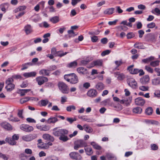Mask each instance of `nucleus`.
Instances as JSON below:
<instances>
[{
    "instance_id": "1",
    "label": "nucleus",
    "mask_w": 160,
    "mask_h": 160,
    "mask_svg": "<svg viewBox=\"0 0 160 160\" xmlns=\"http://www.w3.org/2000/svg\"><path fill=\"white\" fill-rule=\"evenodd\" d=\"M64 78L67 82L72 84H76L79 82L78 77L74 73L65 74Z\"/></svg>"
},
{
    "instance_id": "2",
    "label": "nucleus",
    "mask_w": 160,
    "mask_h": 160,
    "mask_svg": "<svg viewBox=\"0 0 160 160\" xmlns=\"http://www.w3.org/2000/svg\"><path fill=\"white\" fill-rule=\"evenodd\" d=\"M52 131L53 134L57 137H61L63 134H67L68 132V131L65 129H61L58 130V128H54Z\"/></svg>"
},
{
    "instance_id": "3",
    "label": "nucleus",
    "mask_w": 160,
    "mask_h": 160,
    "mask_svg": "<svg viewBox=\"0 0 160 160\" xmlns=\"http://www.w3.org/2000/svg\"><path fill=\"white\" fill-rule=\"evenodd\" d=\"M59 90L63 94H68L69 92V88L68 86L62 82H59L58 84Z\"/></svg>"
},
{
    "instance_id": "4",
    "label": "nucleus",
    "mask_w": 160,
    "mask_h": 160,
    "mask_svg": "<svg viewBox=\"0 0 160 160\" xmlns=\"http://www.w3.org/2000/svg\"><path fill=\"white\" fill-rule=\"evenodd\" d=\"M127 81L128 85L133 89H136L138 88L137 83L133 78H127Z\"/></svg>"
},
{
    "instance_id": "5",
    "label": "nucleus",
    "mask_w": 160,
    "mask_h": 160,
    "mask_svg": "<svg viewBox=\"0 0 160 160\" xmlns=\"http://www.w3.org/2000/svg\"><path fill=\"white\" fill-rule=\"evenodd\" d=\"M87 146L86 142L82 140H79L76 142L74 146L75 150H78L79 148L83 147H86Z\"/></svg>"
},
{
    "instance_id": "6",
    "label": "nucleus",
    "mask_w": 160,
    "mask_h": 160,
    "mask_svg": "<svg viewBox=\"0 0 160 160\" xmlns=\"http://www.w3.org/2000/svg\"><path fill=\"white\" fill-rule=\"evenodd\" d=\"M37 137V135L36 134H29L24 135L22 137V138L25 141L29 142L35 139Z\"/></svg>"
},
{
    "instance_id": "7",
    "label": "nucleus",
    "mask_w": 160,
    "mask_h": 160,
    "mask_svg": "<svg viewBox=\"0 0 160 160\" xmlns=\"http://www.w3.org/2000/svg\"><path fill=\"white\" fill-rule=\"evenodd\" d=\"M20 128L21 130L27 132H30L34 130L32 127L27 124H22L20 126Z\"/></svg>"
},
{
    "instance_id": "8",
    "label": "nucleus",
    "mask_w": 160,
    "mask_h": 160,
    "mask_svg": "<svg viewBox=\"0 0 160 160\" xmlns=\"http://www.w3.org/2000/svg\"><path fill=\"white\" fill-rule=\"evenodd\" d=\"M145 39L146 41L149 42H155L156 38L154 34L150 33L145 36Z\"/></svg>"
},
{
    "instance_id": "9",
    "label": "nucleus",
    "mask_w": 160,
    "mask_h": 160,
    "mask_svg": "<svg viewBox=\"0 0 160 160\" xmlns=\"http://www.w3.org/2000/svg\"><path fill=\"white\" fill-rule=\"evenodd\" d=\"M70 158L73 159L81 160L82 157L78 153L76 152H72L69 154Z\"/></svg>"
},
{
    "instance_id": "10",
    "label": "nucleus",
    "mask_w": 160,
    "mask_h": 160,
    "mask_svg": "<svg viewBox=\"0 0 160 160\" xmlns=\"http://www.w3.org/2000/svg\"><path fill=\"white\" fill-rule=\"evenodd\" d=\"M38 84L39 85H41L43 84L45 82H47L48 81V78L46 77L39 76L37 77L36 78Z\"/></svg>"
},
{
    "instance_id": "11",
    "label": "nucleus",
    "mask_w": 160,
    "mask_h": 160,
    "mask_svg": "<svg viewBox=\"0 0 160 160\" xmlns=\"http://www.w3.org/2000/svg\"><path fill=\"white\" fill-rule=\"evenodd\" d=\"M98 92L97 90L94 89H91L87 93V95L88 97L93 98L97 96Z\"/></svg>"
},
{
    "instance_id": "12",
    "label": "nucleus",
    "mask_w": 160,
    "mask_h": 160,
    "mask_svg": "<svg viewBox=\"0 0 160 160\" xmlns=\"http://www.w3.org/2000/svg\"><path fill=\"white\" fill-rule=\"evenodd\" d=\"M145 102L144 99L141 97H138L135 100V104L137 105L142 106Z\"/></svg>"
},
{
    "instance_id": "13",
    "label": "nucleus",
    "mask_w": 160,
    "mask_h": 160,
    "mask_svg": "<svg viewBox=\"0 0 160 160\" xmlns=\"http://www.w3.org/2000/svg\"><path fill=\"white\" fill-rule=\"evenodd\" d=\"M1 126L4 129L9 131L12 129L11 125L9 123L6 122H3L1 123Z\"/></svg>"
},
{
    "instance_id": "14",
    "label": "nucleus",
    "mask_w": 160,
    "mask_h": 160,
    "mask_svg": "<svg viewBox=\"0 0 160 160\" xmlns=\"http://www.w3.org/2000/svg\"><path fill=\"white\" fill-rule=\"evenodd\" d=\"M133 67L134 65H133L129 66L127 68V70L130 73L132 74H135L138 73V69L133 68Z\"/></svg>"
},
{
    "instance_id": "15",
    "label": "nucleus",
    "mask_w": 160,
    "mask_h": 160,
    "mask_svg": "<svg viewBox=\"0 0 160 160\" xmlns=\"http://www.w3.org/2000/svg\"><path fill=\"white\" fill-rule=\"evenodd\" d=\"M115 76L118 80L122 81L125 78V75L123 73H121L119 72H117L114 73Z\"/></svg>"
},
{
    "instance_id": "16",
    "label": "nucleus",
    "mask_w": 160,
    "mask_h": 160,
    "mask_svg": "<svg viewBox=\"0 0 160 160\" xmlns=\"http://www.w3.org/2000/svg\"><path fill=\"white\" fill-rule=\"evenodd\" d=\"M42 137L44 139L51 142H53L54 140L53 136L47 133L43 134L42 136Z\"/></svg>"
},
{
    "instance_id": "17",
    "label": "nucleus",
    "mask_w": 160,
    "mask_h": 160,
    "mask_svg": "<svg viewBox=\"0 0 160 160\" xmlns=\"http://www.w3.org/2000/svg\"><path fill=\"white\" fill-rule=\"evenodd\" d=\"M150 80L149 76L148 75H146L141 78L140 81L143 84H145L148 83Z\"/></svg>"
},
{
    "instance_id": "18",
    "label": "nucleus",
    "mask_w": 160,
    "mask_h": 160,
    "mask_svg": "<svg viewBox=\"0 0 160 160\" xmlns=\"http://www.w3.org/2000/svg\"><path fill=\"white\" fill-rule=\"evenodd\" d=\"M24 29L27 34H29L33 32L32 28L31 25L29 24H27L25 26Z\"/></svg>"
},
{
    "instance_id": "19",
    "label": "nucleus",
    "mask_w": 160,
    "mask_h": 160,
    "mask_svg": "<svg viewBox=\"0 0 160 160\" xmlns=\"http://www.w3.org/2000/svg\"><path fill=\"white\" fill-rule=\"evenodd\" d=\"M58 119L55 117H51L47 121V123L48 124H54L58 121Z\"/></svg>"
},
{
    "instance_id": "20",
    "label": "nucleus",
    "mask_w": 160,
    "mask_h": 160,
    "mask_svg": "<svg viewBox=\"0 0 160 160\" xmlns=\"http://www.w3.org/2000/svg\"><path fill=\"white\" fill-rule=\"evenodd\" d=\"M36 72H25L23 73V75L26 78H28L31 77H34L36 76Z\"/></svg>"
},
{
    "instance_id": "21",
    "label": "nucleus",
    "mask_w": 160,
    "mask_h": 160,
    "mask_svg": "<svg viewBox=\"0 0 160 160\" xmlns=\"http://www.w3.org/2000/svg\"><path fill=\"white\" fill-rule=\"evenodd\" d=\"M114 10L115 9L113 8H108L104 11L103 13L105 14L111 15L114 13Z\"/></svg>"
},
{
    "instance_id": "22",
    "label": "nucleus",
    "mask_w": 160,
    "mask_h": 160,
    "mask_svg": "<svg viewBox=\"0 0 160 160\" xmlns=\"http://www.w3.org/2000/svg\"><path fill=\"white\" fill-rule=\"evenodd\" d=\"M95 88L98 90L101 91L104 89V85L102 82H99L96 85Z\"/></svg>"
},
{
    "instance_id": "23",
    "label": "nucleus",
    "mask_w": 160,
    "mask_h": 160,
    "mask_svg": "<svg viewBox=\"0 0 160 160\" xmlns=\"http://www.w3.org/2000/svg\"><path fill=\"white\" fill-rule=\"evenodd\" d=\"M102 103L104 106L108 105L110 106H112L113 104V102H111L109 98H108L104 100L102 102Z\"/></svg>"
},
{
    "instance_id": "24",
    "label": "nucleus",
    "mask_w": 160,
    "mask_h": 160,
    "mask_svg": "<svg viewBox=\"0 0 160 160\" xmlns=\"http://www.w3.org/2000/svg\"><path fill=\"white\" fill-rule=\"evenodd\" d=\"M152 84L153 85H158L160 84V78L158 77L152 79Z\"/></svg>"
},
{
    "instance_id": "25",
    "label": "nucleus",
    "mask_w": 160,
    "mask_h": 160,
    "mask_svg": "<svg viewBox=\"0 0 160 160\" xmlns=\"http://www.w3.org/2000/svg\"><path fill=\"white\" fill-rule=\"evenodd\" d=\"M84 130L87 132L91 133L93 131L92 128L87 125H84L83 126Z\"/></svg>"
},
{
    "instance_id": "26",
    "label": "nucleus",
    "mask_w": 160,
    "mask_h": 160,
    "mask_svg": "<svg viewBox=\"0 0 160 160\" xmlns=\"http://www.w3.org/2000/svg\"><path fill=\"white\" fill-rule=\"evenodd\" d=\"M106 157L108 160H117V158L114 155L111 153H107Z\"/></svg>"
},
{
    "instance_id": "27",
    "label": "nucleus",
    "mask_w": 160,
    "mask_h": 160,
    "mask_svg": "<svg viewBox=\"0 0 160 160\" xmlns=\"http://www.w3.org/2000/svg\"><path fill=\"white\" fill-rule=\"evenodd\" d=\"M33 65V64L31 62H28L23 64L22 65V67L21 68V70H24L27 69L28 68V67L29 66H32Z\"/></svg>"
},
{
    "instance_id": "28",
    "label": "nucleus",
    "mask_w": 160,
    "mask_h": 160,
    "mask_svg": "<svg viewBox=\"0 0 160 160\" xmlns=\"http://www.w3.org/2000/svg\"><path fill=\"white\" fill-rule=\"evenodd\" d=\"M49 71L45 69H42L39 72V74L40 75L44 76H49Z\"/></svg>"
},
{
    "instance_id": "29",
    "label": "nucleus",
    "mask_w": 160,
    "mask_h": 160,
    "mask_svg": "<svg viewBox=\"0 0 160 160\" xmlns=\"http://www.w3.org/2000/svg\"><path fill=\"white\" fill-rule=\"evenodd\" d=\"M113 107L115 108V110L117 111L121 110L123 109V107L122 105L118 103L117 105H114L113 103L112 106Z\"/></svg>"
},
{
    "instance_id": "30",
    "label": "nucleus",
    "mask_w": 160,
    "mask_h": 160,
    "mask_svg": "<svg viewBox=\"0 0 160 160\" xmlns=\"http://www.w3.org/2000/svg\"><path fill=\"white\" fill-rule=\"evenodd\" d=\"M77 72L80 74H84L86 73V69L83 67H80L77 69Z\"/></svg>"
},
{
    "instance_id": "31",
    "label": "nucleus",
    "mask_w": 160,
    "mask_h": 160,
    "mask_svg": "<svg viewBox=\"0 0 160 160\" xmlns=\"http://www.w3.org/2000/svg\"><path fill=\"white\" fill-rule=\"evenodd\" d=\"M90 144L93 147L96 149L100 150L102 149L101 147L94 142H91Z\"/></svg>"
},
{
    "instance_id": "32",
    "label": "nucleus",
    "mask_w": 160,
    "mask_h": 160,
    "mask_svg": "<svg viewBox=\"0 0 160 160\" xmlns=\"http://www.w3.org/2000/svg\"><path fill=\"white\" fill-rule=\"evenodd\" d=\"M84 150L86 152V154L87 155H91L93 153L92 148L90 147H85L84 148Z\"/></svg>"
},
{
    "instance_id": "33",
    "label": "nucleus",
    "mask_w": 160,
    "mask_h": 160,
    "mask_svg": "<svg viewBox=\"0 0 160 160\" xmlns=\"http://www.w3.org/2000/svg\"><path fill=\"white\" fill-rule=\"evenodd\" d=\"M77 62L75 61L69 63L67 65V67L69 68H74L77 66Z\"/></svg>"
},
{
    "instance_id": "34",
    "label": "nucleus",
    "mask_w": 160,
    "mask_h": 160,
    "mask_svg": "<svg viewBox=\"0 0 160 160\" xmlns=\"http://www.w3.org/2000/svg\"><path fill=\"white\" fill-rule=\"evenodd\" d=\"M39 102L41 103V106L45 107L49 103V101L47 99L41 100Z\"/></svg>"
},
{
    "instance_id": "35",
    "label": "nucleus",
    "mask_w": 160,
    "mask_h": 160,
    "mask_svg": "<svg viewBox=\"0 0 160 160\" xmlns=\"http://www.w3.org/2000/svg\"><path fill=\"white\" fill-rule=\"evenodd\" d=\"M153 112V109L152 107H149L145 110L146 114L148 115H151L152 114Z\"/></svg>"
},
{
    "instance_id": "36",
    "label": "nucleus",
    "mask_w": 160,
    "mask_h": 160,
    "mask_svg": "<svg viewBox=\"0 0 160 160\" xmlns=\"http://www.w3.org/2000/svg\"><path fill=\"white\" fill-rule=\"evenodd\" d=\"M6 141L11 145H14L16 143V142L12 138H7L6 139Z\"/></svg>"
},
{
    "instance_id": "37",
    "label": "nucleus",
    "mask_w": 160,
    "mask_h": 160,
    "mask_svg": "<svg viewBox=\"0 0 160 160\" xmlns=\"http://www.w3.org/2000/svg\"><path fill=\"white\" fill-rule=\"evenodd\" d=\"M142 112V109L139 107H136L133 109V112L136 113L140 114Z\"/></svg>"
},
{
    "instance_id": "38",
    "label": "nucleus",
    "mask_w": 160,
    "mask_h": 160,
    "mask_svg": "<svg viewBox=\"0 0 160 160\" xmlns=\"http://www.w3.org/2000/svg\"><path fill=\"white\" fill-rule=\"evenodd\" d=\"M15 85L13 84H10L7 85L5 87V88L7 91H11L14 88Z\"/></svg>"
},
{
    "instance_id": "39",
    "label": "nucleus",
    "mask_w": 160,
    "mask_h": 160,
    "mask_svg": "<svg viewBox=\"0 0 160 160\" xmlns=\"http://www.w3.org/2000/svg\"><path fill=\"white\" fill-rule=\"evenodd\" d=\"M50 21L53 23H56L59 21V17L58 16L50 18Z\"/></svg>"
},
{
    "instance_id": "40",
    "label": "nucleus",
    "mask_w": 160,
    "mask_h": 160,
    "mask_svg": "<svg viewBox=\"0 0 160 160\" xmlns=\"http://www.w3.org/2000/svg\"><path fill=\"white\" fill-rule=\"evenodd\" d=\"M134 46L135 48L141 49L143 48V45L141 43L137 42L134 44Z\"/></svg>"
},
{
    "instance_id": "41",
    "label": "nucleus",
    "mask_w": 160,
    "mask_h": 160,
    "mask_svg": "<svg viewBox=\"0 0 160 160\" xmlns=\"http://www.w3.org/2000/svg\"><path fill=\"white\" fill-rule=\"evenodd\" d=\"M76 108L75 106L73 105L69 106L67 107L66 110L68 112H70L72 110H75Z\"/></svg>"
},
{
    "instance_id": "42",
    "label": "nucleus",
    "mask_w": 160,
    "mask_h": 160,
    "mask_svg": "<svg viewBox=\"0 0 160 160\" xmlns=\"http://www.w3.org/2000/svg\"><path fill=\"white\" fill-rule=\"evenodd\" d=\"M8 119L10 121L12 122H18L20 121L19 119L17 117H14L12 115H11L8 118Z\"/></svg>"
},
{
    "instance_id": "43",
    "label": "nucleus",
    "mask_w": 160,
    "mask_h": 160,
    "mask_svg": "<svg viewBox=\"0 0 160 160\" xmlns=\"http://www.w3.org/2000/svg\"><path fill=\"white\" fill-rule=\"evenodd\" d=\"M38 146L39 148L42 149H47L48 148L47 146V144L43 142H42V143H41V144L38 145Z\"/></svg>"
},
{
    "instance_id": "44",
    "label": "nucleus",
    "mask_w": 160,
    "mask_h": 160,
    "mask_svg": "<svg viewBox=\"0 0 160 160\" xmlns=\"http://www.w3.org/2000/svg\"><path fill=\"white\" fill-rule=\"evenodd\" d=\"M159 63V60H156L154 61H152L150 63V65L152 67H155L158 66Z\"/></svg>"
},
{
    "instance_id": "45",
    "label": "nucleus",
    "mask_w": 160,
    "mask_h": 160,
    "mask_svg": "<svg viewBox=\"0 0 160 160\" xmlns=\"http://www.w3.org/2000/svg\"><path fill=\"white\" fill-rule=\"evenodd\" d=\"M78 118L79 119H80L84 121L88 122H90L91 121V119L90 118H87L86 116H79Z\"/></svg>"
},
{
    "instance_id": "46",
    "label": "nucleus",
    "mask_w": 160,
    "mask_h": 160,
    "mask_svg": "<svg viewBox=\"0 0 160 160\" xmlns=\"http://www.w3.org/2000/svg\"><path fill=\"white\" fill-rule=\"evenodd\" d=\"M95 66H101L102 64V61L101 60H98L94 61Z\"/></svg>"
},
{
    "instance_id": "47",
    "label": "nucleus",
    "mask_w": 160,
    "mask_h": 160,
    "mask_svg": "<svg viewBox=\"0 0 160 160\" xmlns=\"http://www.w3.org/2000/svg\"><path fill=\"white\" fill-rule=\"evenodd\" d=\"M8 3H4L1 4L0 5V8H1V9L2 11L4 12H6V8L5 6H8Z\"/></svg>"
},
{
    "instance_id": "48",
    "label": "nucleus",
    "mask_w": 160,
    "mask_h": 160,
    "mask_svg": "<svg viewBox=\"0 0 160 160\" xmlns=\"http://www.w3.org/2000/svg\"><path fill=\"white\" fill-rule=\"evenodd\" d=\"M31 98L29 97H25V98H22L20 99V102L21 103L23 104L30 100Z\"/></svg>"
},
{
    "instance_id": "49",
    "label": "nucleus",
    "mask_w": 160,
    "mask_h": 160,
    "mask_svg": "<svg viewBox=\"0 0 160 160\" xmlns=\"http://www.w3.org/2000/svg\"><path fill=\"white\" fill-rule=\"evenodd\" d=\"M65 134H63L60 137L59 139L63 142H66L68 140V138L67 136H65Z\"/></svg>"
},
{
    "instance_id": "50",
    "label": "nucleus",
    "mask_w": 160,
    "mask_h": 160,
    "mask_svg": "<svg viewBox=\"0 0 160 160\" xmlns=\"http://www.w3.org/2000/svg\"><path fill=\"white\" fill-rule=\"evenodd\" d=\"M30 91V89H21L20 91V95L22 96H23L25 95V93L29 92Z\"/></svg>"
},
{
    "instance_id": "51",
    "label": "nucleus",
    "mask_w": 160,
    "mask_h": 160,
    "mask_svg": "<svg viewBox=\"0 0 160 160\" xmlns=\"http://www.w3.org/2000/svg\"><path fill=\"white\" fill-rule=\"evenodd\" d=\"M13 82V79L12 78H8L6 81L5 83L7 85L10 84H13L12 82Z\"/></svg>"
},
{
    "instance_id": "52",
    "label": "nucleus",
    "mask_w": 160,
    "mask_h": 160,
    "mask_svg": "<svg viewBox=\"0 0 160 160\" xmlns=\"http://www.w3.org/2000/svg\"><path fill=\"white\" fill-rule=\"evenodd\" d=\"M50 128V127L47 125H42V131H46L49 130Z\"/></svg>"
},
{
    "instance_id": "53",
    "label": "nucleus",
    "mask_w": 160,
    "mask_h": 160,
    "mask_svg": "<svg viewBox=\"0 0 160 160\" xmlns=\"http://www.w3.org/2000/svg\"><path fill=\"white\" fill-rule=\"evenodd\" d=\"M145 69L148 72L152 73H153V70L152 68H151L150 66H146L145 67Z\"/></svg>"
},
{
    "instance_id": "54",
    "label": "nucleus",
    "mask_w": 160,
    "mask_h": 160,
    "mask_svg": "<svg viewBox=\"0 0 160 160\" xmlns=\"http://www.w3.org/2000/svg\"><path fill=\"white\" fill-rule=\"evenodd\" d=\"M66 120L69 122L70 124H72L73 122L77 120V119L76 118H66Z\"/></svg>"
},
{
    "instance_id": "55",
    "label": "nucleus",
    "mask_w": 160,
    "mask_h": 160,
    "mask_svg": "<svg viewBox=\"0 0 160 160\" xmlns=\"http://www.w3.org/2000/svg\"><path fill=\"white\" fill-rule=\"evenodd\" d=\"M127 38L128 39H131L135 37V34L133 32H129L127 35Z\"/></svg>"
},
{
    "instance_id": "56",
    "label": "nucleus",
    "mask_w": 160,
    "mask_h": 160,
    "mask_svg": "<svg viewBox=\"0 0 160 160\" xmlns=\"http://www.w3.org/2000/svg\"><path fill=\"white\" fill-rule=\"evenodd\" d=\"M100 31L98 30H95V31H92L89 32L88 33L89 35H98L99 34Z\"/></svg>"
},
{
    "instance_id": "57",
    "label": "nucleus",
    "mask_w": 160,
    "mask_h": 160,
    "mask_svg": "<svg viewBox=\"0 0 160 160\" xmlns=\"http://www.w3.org/2000/svg\"><path fill=\"white\" fill-rule=\"evenodd\" d=\"M111 50H106L102 52L101 53V55L102 56H105L111 52Z\"/></svg>"
},
{
    "instance_id": "58",
    "label": "nucleus",
    "mask_w": 160,
    "mask_h": 160,
    "mask_svg": "<svg viewBox=\"0 0 160 160\" xmlns=\"http://www.w3.org/2000/svg\"><path fill=\"white\" fill-rule=\"evenodd\" d=\"M149 89V88L147 86H142L139 87V89L141 90L142 91H148Z\"/></svg>"
},
{
    "instance_id": "59",
    "label": "nucleus",
    "mask_w": 160,
    "mask_h": 160,
    "mask_svg": "<svg viewBox=\"0 0 160 160\" xmlns=\"http://www.w3.org/2000/svg\"><path fill=\"white\" fill-rule=\"evenodd\" d=\"M151 148L152 150H156L158 149V146L155 144H152L151 145Z\"/></svg>"
},
{
    "instance_id": "60",
    "label": "nucleus",
    "mask_w": 160,
    "mask_h": 160,
    "mask_svg": "<svg viewBox=\"0 0 160 160\" xmlns=\"http://www.w3.org/2000/svg\"><path fill=\"white\" fill-rule=\"evenodd\" d=\"M23 112V110H18V115L19 118H23V117L22 115V114Z\"/></svg>"
},
{
    "instance_id": "61",
    "label": "nucleus",
    "mask_w": 160,
    "mask_h": 160,
    "mask_svg": "<svg viewBox=\"0 0 160 160\" xmlns=\"http://www.w3.org/2000/svg\"><path fill=\"white\" fill-rule=\"evenodd\" d=\"M156 25V24L154 22H152L148 24L147 25V27L148 28H154Z\"/></svg>"
},
{
    "instance_id": "62",
    "label": "nucleus",
    "mask_w": 160,
    "mask_h": 160,
    "mask_svg": "<svg viewBox=\"0 0 160 160\" xmlns=\"http://www.w3.org/2000/svg\"><path fill=\"white\" fill-rule=\"evenodd\" d=\"M0 158H2L4 160H7L8 158V156L5 154H4L0 152Z\"/></svg>"
},
{
    "instance_id": "63",
    "label": "nucleus",
    "mask_w": 160,
    "mask_h": 160,
    "mask_svg": "<svg viewBox=\"0 0 160 160\" xmlns=\"http://www.w3.org/2000/svg\"><path fill=\"white\" fill-rule=\"evenodd\" d=\"M83 87L86 89H88L90 87V84L88 82H85L83 84Z\"/></svg>"
},
{
    "instance_id": "64",
    "label": "nucleus",
    "mask_w": 160,
    "mask_h": 160,
    "mask_svg": "<svg viewBox=\"0 0 160 160\" xmlns=\"http://www.w3.org/2000/svg\"><path fill=\"white\" fill-rule=\"evenodd\" d=\"M81 0H72L71 4L72 6H75Z\"/></svg>"
}]
</instances>
